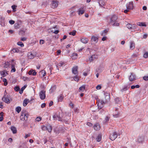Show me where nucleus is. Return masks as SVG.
<instances>
[{"label":"nucleus","instance_id":"1","mask_svg":"<svg viewBox=\"0 0 148 148\" xmlns=\"http://www.w3.org/2000/svg\"><path fill=\"white\" fill-rule=\"evenodd\" d=\"M28 116V114L25 112H21V114L20 116V119L22 121H25V122L23 124L24 126L26 125V121H27Z\"/></svg>","mask_w":148,"mask_h":148},{"label":"nucleus","instance_id":"2","mask_svg":"<svg viewBox=\"0 0 148 148\" xmlns=\"http://www.w3.org/2000/svg\"><path fill=\"white\" fill-rule=\"evenodd\" d=\"M121 110V108L120 106L116 108L115 110L114 113L113 114V116L116 118L119 117L120 116Z\"/></svg>","mask_w":148,"mask_h":148},{"label":"nucleus","instance_id":"3","mask_svg":"<svg viewBox=\"0 0 148 148\" xmlns=\"http://www.w3.org/2000/svg\"><path fill=\"white\" fill-rule=\"evenodd\" d=\"M117 18V16L115 15H113L110 19L109 23L113 26H115V24L116 22Z\"/></svg>","mask_w":148,"mask_h":148},{"label":"nucleus","instance_id":"4","mask_svg":"<svg viewBox=\"0 0 148 148\" xmlns=\"http://www.w3.org/2000/svg\"><path fill=\"white\" fill-rule=\"evenodd\" d=\"M10 97L9 95H6L5 93L4 96L2 98V100L6 103L9 104L10 103V101L9 99Z\"/></svg>","mask_w":148,"mask_h":148},{"label":"nucleus","instance_id":"5","mask_svg":"<svg viewBox=\"0 0 148 148\" xmlns=\"http://www.w3.org/2000/svg\"><path fill=\"white\" fill-rule=\"evenodd\" d=\"M86 9V7L85 6H84L79 8L78 11L79 15H81L83 14L85 11Z\"/></svg>","mask_w":148,"mask_h":148},{"label":"nucleus","instance_id":"6","mask_svg":"<svg viewBox=\"0 0 148 148\" xmlns=\"http://www.w3.org/2000/svg\"><path fill=\"white\" fill-rule=\"evenodd\" d=\"M105 102H108L110 100V97L109 93L106 92H104Z\"/></svg>","mask_w":148,"mask_h":148},{"label":"nucleus","instance_id":"7","mask_svg":"<svg viewBox=\"0 0 148 148\" xmlns=\"http://www.w3.org/2000/svg\"><path fill=\"white\" fill-rule=\"evenodd\" d=\"M58 2L56 0H53L52 1L51 6L52 8H56L58 5Z\"/></svg>","mask_w":148,"mask_h":148},{"label":"nucleus","instance_id":"8","mask_svg":"<svg viewBox=\"0 0 148 148\" xmlns=\"http://www.w3.org/2000/svg\"><path fill=\"white\" fill-rule=\"evenodd\" d=\"M117 137V133L115 132H114L112 133V134H111L110 136V139L112 140L113 141Z\"/></svg>","mask_w":148,"mask_h":148},{"label":"nucleus","instance_id":"9","mask_svg":"<svg viewBox=\"0 0 148 148\" xmlns=\"http://www.w3.org/2000/svg\"><path fill=\"white\" fill-rule=\"evenodd\" d=\"M45 91H44L43 90H41L39 94V96L40 97V98L42 100H44L45 98Z\"/></svg>","mask_w":148,"mask_h":148},{"label":"nucleus","instance_id":"10","mask_svg":"<svg viewBox=\"0 0 148 148\" xmlns=\"http://www.w3.org/2000/svg\"><path fill=\"white\" fill-rule=\"evenodd\" d=\"M133 2H130L126 5L127 9L128 10H132L133 8Z\"/></svg>","mask_w":148,"mask_h":148},{"label":"nucleus","instance_id":"11","mask_svg":"<svg viewBox=\"0 0 148 148\" xmlns=\"http://www.w3.org/2000/svg\"><path fill=\"white\" fill-rule=\"evenodd\" d=\"M129 79L130 81H133L136 79V76L133 73H131V75L129 77Z\"/></svg>","mask_w":148,"mask_h":148},{"label":"nucleus","instance_id":"12","mask_svg":"<svg viewBox=\"0 0 148 148\" xmlns=\"http://www.w3.org/2000/svg\"><path fill=\"white\" fill-rule=\"evenodd\" d=\"M144 136H140L138 137L137 141L139 143H142L144 140Z\"/></svg>","mask_w":148,"mask_h":148},{"label":"nucleus","instance_id":"13","mask_svg":"<svg viewBox=\"0 0 148 148\" xmlns=\"http://www.w3.org/2000/svg\"><path fill=\"white\" fill-rule=\"evenodd\" d=\"M53 118L54 120H56L58 119L59 121H61V118L59 115L57 113H55L53 116Z\"/></svg>","mask_w":148,"mask_h":148},{"label":"nucleus","instance_id":"14","mask_svg":"<svg viewBox=\"0 0 148 148\" xmlns=\"http://www.w3.org/2000/svg\"><path fill=\"white\" fill-rule=\"evenodd\" d=\"M93 127L95 130L96 131L99 130L100 128V124L98 123H96L94 125Z\"/></svg>","mask_w":148,"mask_h":148},{"label":"nucleus","instance_id":"15","mask_svg":"<svg viewBox=\"0 0 148 148\" xmlns=\"http://www.w3.org/2000/svg\"><path fill=\"white\" fill-rule=\"evenodd\" d=\"M78 66H75L73 67L72 69V72L73 74L76 75L78 73Z\"/></svg>","mask_w":148,"mask_h":148},{"label":"nucleus","instance_id":"16","mask_svg":"<svg viewBox=\"0 0 148 148\" xmlns=\"http://www.w3.org/2000/svg\"><path fill=\"white\" fill-rule=\"evenodd\" d=\"M0 21L1 22V26L4 27L5 26V18L3 17H1L0 18Z\"/></svg>","mask_w":148,"mask_h":148},{"label":"nucleus","instance_id":"17","mask_svg":"<svg viewBox=\"0 0 148 148\" xmlns=\"http://www.w3.org/2000/svg\"><path fill=\"white\" fill-rule=\"evenodd\" d=\"M130 49L131 50H133L135 48V43L134 41H131L130 42Z\"/></svg>","mask_w":148,"mask_h":148},{"label":"nucleus","instance_id":"18","mask_svg":"<svg viewBox=\"0 0 148 148\" xmlns=\"http://www.w3.org/2000/svg\"><path fill=\"white\" fill-rule=\"evenodd\" d=\"M16 64L15 63H14L13 64H12L11 65V72H15L16 70L15 68V66L16 65Z\"/></svg>","mask_w":148,"mask_h":148},{"label":"nucleus","instance_id":"19","mask_svg":"<svg viewBox=\"0 0 148 148\" xmlns=\"http://www.w3.org/2000/svg\"><path fill=\"white\" fill-rule=\"evenodd\" d=\"M127 27L129 29H134L135 28V25H132L131 24H128L126 25Z\"/></svg>","mask_w":148,"mask_h":148},{"label":"nucleus","instance_id":"20","mask_svg":"<svg viewBox=\"0 0 148 148\" xmlns=\"http://www.w3.org/2000/svg\"><path fill=\"white\" fill-rule=\"evenodd\" d=\"M88 39L87 38H83L81 39V41L83 43L86 44L88 42Z\"/></svg>","mask_w":148,"mask_h":148},{"label":"nucleus","instance_id":"21","mask_svg":"<svg viewBox=\"0 0 148 148\" xmlns=\"http://www.w3.org/2000/svg\"><path fill=\"white\" fill-rule=\"evenodd\" d=\"M27 56L29 59H32L34 57L35 55L32 53H29L28 54Z\"/></svg>","mask_w":148,"mask_h":148},{"label":"nucleus","instance_id":"22","mask_svg":"<svg viewBox=\"0 0 148 148\" xmlns=\"http://www.w3.org/2000/svg\"><path fill=\"white\" fill-rule=\"evenodd\" d=\"M11 129L13 134H16L17 132L16 128L14 126H12L11 127Z\"/></svg>","mask_w":148,"mask_h":148},{"label":"nucleus","instance_id":"23","mask_svg":"<svg viewBox=\"0 0 148 148\" xmlns=\"http://www.w3.org/2000/svg\"><path fill=\"white\" fill-rule=\"evenodd\" d=\"M64 96L62 94H60L58 96V101H62L63 99Z\"/></svg>","mask_w":148,"mask_h":148},{"label":"nucleus","instance_id":"24","mask_svg":"<svg viewBox=\"0 0 148 148\" xmlns=\"http://www.w3.org/2000/svg\"><path fill=\"white\" fill-rule=\"evenodd\" d=\"M19 51V50L17 48H14L11 51V53H13L15 52H18Z\"/></svg>","mask_w":148,"mask_h":148},{"label":"nucleus","instance_id":"25","mask_svg":"<svg viewBox=\"0 0 148 148\" xmlns=\"http://www.w3.org/2000/svg\"><path fill=\"white\" fill-rule=\"evenodd\" d=\"M27 86V85H25L21 88V90L19 91V93L20 94H22L23 93L24 90L26 87Z\"/></svg>","mask_w":148,"mask_h":148},{"label":"nucleus","instance_id":"26","mask_svg":"<svg viewBox=\"0 0 148 148\" xmlns=\"http://www.w3.org/2000/svg\"><path fill=\"white\" fill-rule=\"evenodd\" d=\"M101 134H99L96 138L97 141V142H100L101 140Z\"/></svg>","mask_w":148,"mask_h":148},{"label":"nucleus","instance_id":"27","mask_svg":"<svg viewBox=\"0 0 148 148\" xmlns=\"http://www.w3.org/2000/svg\"><path fill=\"white\" fill-rule=\"evenodd\" d=\"M9 65L10 63L8 62H5L3 64V67L5 68H7L9 67Z\"/></svg>","mask_w":148,"mask_h":148},{"label":"nucleus","instance_id":"28","mask_svg":"<svg viewBox=\"0 0 148 148\" xmlns=\"http://www.w3.org/2000/svg\"><path fill=\"white\" fill-rule=\"evenodd\" d=\"M91 40L96 42H97L98 41V38L97 37L93 36L92 37Z\"/></svg>","mask_w":148,"mask_h":148},{"label":"nucleus","instance_id":"29","mask_svg":"<svg viewBox=\"0 0 148 148\" xmlns=\"http://www.w3.org/2000/svg\"><path fill=\"white\" fill-rule=\"evenodd\" d=\"M99 4L101 7H103L105 4L103 0H100L99 1Z\"/></svg>","mask_w":148,"mask_h":148},{"label":"nucleus","instance_id":"30","mask_svg":"<svg viewBox=\"0 0 148 148\" xmlns=\"http://www.w3.org/2000/svg\"><path fill=\"white\" fill-rule=\"evenodd\" d=\"M137 25L140 26H146V25L144 23L142 22H138L137 23Z\"/></svg>","mask_w":148,"mask_h":148},{"label":"nucleus","instance_id":"31","mask_svg":"<svg viewBox=\"0 0 148 148\" xmlns=\"http://www.w3.org/2000/svg\"><path fill=\"white\" fill-rule=\"evenodd\" d=\"M27 101H28V99H24L23 103V105L24 106H26L27 104Z\"/></svg>","mask_w":148,"mask_h":148},{"label":"nucleus","instance_id":"32","mask_svg":"<svg viewBox=\"0 0 148 148\" xmlns=\"http://www.w3.org/2000/svg\"><path fill=\"white\" fill-rule=\"evenodd\" d=\"M114 101L115 103L117 104L121 102V99L119 98H116L114 99Z\"/></svg>","mask_w":148,"mask_h":148},{"label":"nucleus","instance_id":"33","mask_svg":"<svg viewBox=\"0 0 148 148\" xmlns=\"http://www.w3.org/2000/svg\"><path fill=\"white\" fill-rule=\"evenodd\" d=\"M47 130L49 132L51 131L52 127L50 125H48L46 126Z\"/></svg>","mask_w":148,"mask_h":148},{"label":"nucleus","instance_id":"34","mask_svg":"<svg viewBox=\"0 0 148 148\" xmlns=\"http://www.w3.org/2000/svg\"><path fill=\"white\" fill-rule=\"evenodd\" d=\"M21 110V108L20 106H18L16 108V111L18 113H19Z\"/></svg>","mask_w":148,"mask_h":148},{"label":"nucleus","instance_id":"35","mask_svg":"<svg viewBox=\"0 0 148 148\" xmlns=\"http://www.w3.org/2000/svg\"><path fill=\"white\" fill-rule=\"evenodd\" d=\"M107 32H108V31L106 29H105V30L103 31V32H102V33H101V36H105L107 34Z\"/></svg>","mask_w":148,"mask_h":148},{"label":"nucleus","instance_id":"36","mask_svg":"<svg viewBox=\"0 0 148 148\" xmlns=\"http://www.w3.org/2000/svg\"><path fill=\"white\" fill-rule=\"evenodd\" d=\"M85 89V86L84 85L82 86L79 88V91L83 92L84 91Z\"/></svg>","mask_w":148,"mask_h":148},{"label":"nucleus","instance_id":"37","mask_svg":"<svg viewBox=\"0 0 148 148\" xmlns=\"http://www.w3.org/2000/svg\"><path fill=\"white\" fill-rule=\"evenodd\" d=\"M17 44L18 45L20 46L21 47H23L24 46V44L21 42H18Z\"/></svg>","mask_w":148,"mask_h":148},{"label":"nucleus","instance_id":"38","mask_svg":"<svg viewBox=\"0 0 148 148\" xmlns=\"http://www.w3.org/2000/svg\"><path fill=\"white\" fill-rule=\"evenodd\" d=\"M76 33V31L75 30H74L72 32H71L69 33V34L70 35H72L73 36H74L75 35Z\"/></svg>","mask_w":148,"mask_h":148},{"label":"nucleus","instance_id":"39","mask_svg":"<svg viewBox=\"0 0 148 148\" xmlns=\"http://www.w3.org/2000/svg\"><path fill=\"white\" fill-rule=\"evenodd\" d=\"M74 80L77 82L79 80V77L77 76V75H76L75 77H74L73 78Z\"/></svg>","mask_w":148,"mask_h":148},{"label":"nucleus","instance_id":"40","mask_svg":"<svg viewBox=\"0 0 148 148\" xmlns=\"http://www.w3.org/2000/svg\"><path fill=\"white\" fill-rule=\"evenodd\" d=\"M143 57L145 58H148V52H145L143 55Z\"/></svg>","mask_w":148,"mask_h":148},{"label":"nucleus","instance_id":"41","mask_svg":"<svg viewBox=\"0 0 148 148\" xmlns=\"http://www.w3.org/2000/svg\"><path fill=\"white\" fill-rule=\"evenodd\" d=\"M140 87V86L138 85H136V86H131V88L132 89H134L135 88H138Z\"/></svg>","mask_w":148,"mask_h":148},{"label":"nucleus","instance_id":"42","mask_svg":"<svg viewBox=\"0 0 148 148\" xmlns=\"http://www.w3.org/2000/svg\"><path fill=\"white\" fill-rule=\"evenodd\" d=\"M77 56H78L77 54L75 53H73V54H72V56L73 57H74V56L75 57L73 58H74V59H76L77 58Z\"/></svg>","mask_w":148,"mask_h":148},{"label":"nucleus","instance_id":"43","mask_svg":"<svg viewBox=\"0 0 148 148\" xmlns=\"http://www.w3.org/2000/svg\"><path fill=\"white\" fill-rule=\"evenodd\" d=\"M1 74L3 77L5 76L6 75V74H5V71H3L1 72Z\"/></svg>","mask_w":148,"mask_h":148},{"label":"nucleus","instance_id":"44","mask_svg":"<svg viewBox=\"0 0 148 148\" xmlns=\"http://www.w3.org/2000/svg\"><path fill=\"white\" fill-rule=\"evenodd\" d=\"M107 102H105V100L104 101L103 100H101L100 101V103H101L102 105H103Z\"/></svg>","mask_w":148,"mask_h":148},{"label":"nucleus","instance_id":"45","mask_svg":"<svg viewBox=\"0 0 148 148\" xmlns=\"http://www.w3.org/2000/svg\"><path fill=\"white\" fill-rule=\"evenodd\" d=\"M23 79L24 81H28L30 79L29 78L25 77H24Z\"/></svg>","mask_w":148,"mask_h":148},{"label":"nucleus","instance_id":"46","mask_svg":"<svg viewBox=\"0 0 148 148\" xmlns=\"http://www.w3.org/2000/svg\"><path fill=\"white\" fill-rule=\"evenodd\" d=\"M14 90L16 91H19V90H20V88L18 86H16L14 88Z\"/></svg>","mask_w":148,"mask_h":148},{"label":"nucleus","instance_id":"47","mask_svg":"<svg viewBox=\"0 0 148 148\" xmlns=\"http://www.w3.org/2000/svg\"><path fill=\"white\" fill-rule=\"evenodd\" d=\"M41 74L42 76H44L46 75V72L45 71L42 70L41 71Z\"/></svg>","mask_w":148,"mask_h":148},{"label":"nucleus","instance_id":"48","mask_svg":"<svg viewBox=\"0 0 148 148\" xmlns=\"http://www.w3.org/2000/svg\"><path fill=\"white\" fill-rule=\"evenodd\" d=\"M42 118L40 117H37L36 119V120L37 121H39L41 120Z\"/></svg>","mask_w":148,"mask_h":148},{"label":"nucleus","instance_id":"49","mask_svg":"<svg viewBox=\"0 0 148 148\" xmlns=\"http://www.w3.org/2000/svg\"><path fill=\"white\" fill-rule=\"evenodd\" d=\"M64 64V63L63 62H61L58 64V65L59 66H62Z\"/></svg>","mask_w":148,"mask_h":148},{"label":"nucleus","instance_id":"50","mask_svg":"<svg viewBox=\"0 0 148 148\" xmlns=\"http://www.w3.org/2000/svg\"><path fill=\"white\" fill-rule=\"evenodd\" d=\"M67 139H68V142L65 143L64 145L66 147L68 146L69 143L70 142V139L68 138Z\"/></svg>","mask_w":148,"mask_h":148},{"label":"nucleus","instance_id":"51","mask_svg":"<svg viewBox=\"0 0 148 148\" xmlns=\"http://www.w3.org/2000/svg\"><path fill=\"white\" fill-rule=\"evenodd\" d=\"M34 71V70L32 69L30 71H29L28 72V74L29 75H31L32 74V72Z\"/></svg>","mask_w":148,"mask_h":148},{"label":"nucleus","instance_id":"52","mask_svg":"<svg viewBox=\"0 0 148 148\" xmlns=\"http://www.w3.org/2000/svg\"><path fill=\"white\" fill-rule=\"evenodd\" d=\"M17 7L16 5H13L12 6V9L14 10V11L15 12L16 10H14V9H16V8Z\"/></svg>","mask_w":148,"mask_h":148},{"label":"nucleus","instance_id":"53","mask_svg":"<svg viewBox=\"0 0 148 148\" xmlns=\"http://www.w3.org/2000/svg\"><path fill=\"white\" fill-rule=\"evenodd\" d=\"M101 88V86L100 85H98L96 87V89L97 90H99Z\"/></svg>","mask_w":148,"mask_h":148},{"label":"nucleus","instance_id":"54","mask_svg":"<svg viewBox=\"0 0 148 148\" xmlns=\"http://www.w3.org/2000/svg\"><path fill=\"white\" fill-rule=\"evenodd\" d=\"M143 79L145 81L148 80V76H145L143 77Z\"/></svg>","mask_w":148,"mask_h":148},{"label":"nucleus","instance_id":"55","mask_svg":"<svg viewBox=\"0 0 148 148\" xmlns=\"http://www.w3.org/2000/svg\"><path fill=\"white\" fill-rule=\"evenodd\" d=\"M9 23L10 24L12 25L14 24V23H15V22L14 21L11 20H10L9 21Z\"/></svg>","mask_w":148,"mask_h":148},{"label":"nucleus","instance_id":"56","mask_svg":"<svg viewBox=\"0 0 148 148\" xmlns=\"http://www.w3.org/2000/svg\"><path fill=\"white\" fill-rule=\"evenodd\" d=\"M87 125L90 127H91L92 126V124L90 122H88L87 123Z\"/></svg>","mask_w":148,"mask_h":148},{"label":"nucleus","instance_id":"57","mask_svg":"<svg viewBox=\"0 0 148 148\" xmlns=\"http://www.w3.org/2000/svg\"><path fill=\"white\" fill-rule=\"evenodd\" d=\"M45 42V41L44 40H41L40 41V44H43Z\"/></svg>","mask_w":148,"mask_h":148},{"label":"nucleus","instance_id":"58","mask_svg":"<svg viewBox=\"0 0 148 148\" xmlns=\"http://www.w3.org/2000/svg\"><path fill=\"white\" fill-rule=\"evenodd\" d=\"M91 56L89 58V61H90V62H92V61L93 60V56Z\"/></svg>","mask_w":148,"mask_h":148},{"label":"nucleus","instance_id":"59","mask_svg":"<svg viewBox=\"0 0 148 148\" xmlns=\"http://www.w3.org/2000/svg\"><path fill=\"white\" fill-rule=\"evenodd\" d=\"M42 130H47V128L45 126H43L42 127Z\"/></svg>","mask_w":148,"mask_h":148},{"label":"nucleus","instance_id":"60","mask_svg":"<svg viewBox=\"0 0 148 148\" xmlns=\"http://www.w3.org/2000/svg\"><path fill=\"white\" fill-rule=\"evenodd\" d=\"M27 38L25 37H23L21 38V40L22 41H25L26 40Z\"/></svg>","mask_w":148,"mask_h":148},{"label":"nucleus","instance_id":"61","mask_svg":"<svg viewBox=\"0 0 148 148\" xmlns=\"http://www.w3.org/2000/svg\"><path fill=\"white\" fill-rule=\"evenodd\" d=\"M30 136V134H26L24 136V138H27L29 136Z\"/></svg>","mask_w":148,"mask_h":148},{"label":"nucleus","instance_id":"62","mask_svg":"<svg viewBox=\"0 0 148 148\" xmlns=\"http://www.w3.org/2000/svg\"><path fill=\"white\" fill-rule=\"evenodd\" d=\"M46 104L45 103H43L41 105V107L42 108H43L45 106Z\"/></svg>","mask_w":148,"mask_h":148},{"label":"nucleus","instance_id":"63","mask_svg":"<svg viewBox=\"0 0 148 148\" xmlns=\"http://www.w3.org/2000/svg\"><path fill=\"white\" fill-rule=\"evenodd\" d=\"M36 74V72L35 71V70H34V71L32 72V74L33 75H35Z\"/></svg>","mask_w":148,"mask_h":148},{"label":"nucleus","instance_id":"64","mask_svg":"<svg viewBox=\"0 0 148 148\" xmlns=\"http://www.w3.org/2000/svg\"><path fill=\"white\" fill-rule=\"evenodd\" d=\"M106 36H104L102 38V41H105L106 40Z\"/></svg>","mask_w":148,"mask_h":148}]
</instances>
